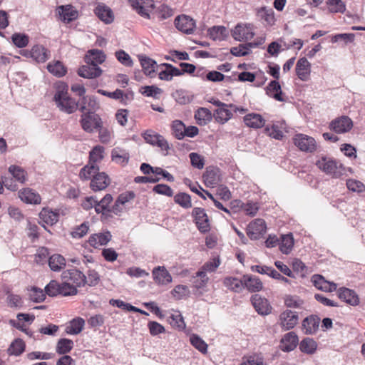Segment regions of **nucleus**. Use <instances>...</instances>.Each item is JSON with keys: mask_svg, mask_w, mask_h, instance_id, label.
I'll use <instances>...</instances> for the list:
<instances>
[{"mask_svg": "<svg viewBox=\"0 0 365 365\" xmlns=\"http://www.w3.org/2000/svg\"><path fill=\"white\" fill-rule=\"evenodd\" d=\"M110 183L108 175L104 172H98L91 182V188L93 191H101L105 190Z\"/></svg>", "mask_w": 365, "mask_h": 365, "instance_id": "obj_19", "label": "nucleus"}, {"mask_svg": "<svg viewBox=\"0 0 365 365\" xmlns=\"http://www.w3.org/2000/svg\"><path fill=\"white\" fill-rule=\"evenodd\" d=\"M312 282L316 288L324 292H331L337 288L335 283L326 280L324 277L319 274L312 276Z\"/></svg>", "mask_w": 365, "mask_h": 365, "instance_id": "obj_20", "label": "nucleus"}, {"mask_svg": "<svg viewBox=\"0 0 365 365\" xmlns=\"http://www.w3.org/2000/svg\"><path fill=\"white\" fill-rule=\"evenodd\" d=\"M195 118L199 125H205L212 120V113L208 109L200 108L195 112Z\"/></svg>", "mask_w": 365, "mask_h": 365, "instance_id": "obj_45", "label": "nucleus"}, {"mask_svg": "<svg viewBox=\"0 0 365 365\" xmlns=\"http://www.w3.org/2000/svg\"><path fill=\"white\" fill-rule=\"evenodd\" d=\"M106 60V55L102 51L100 50H90L86 56V62L88 64L93 63L98 66Z\"/></svg>", "mask_w": 365, "mask_h": 365, "instance_id": "obj_34", "label": "nucleus"}, {"mask_svg": "<svg viewBox=\"0 0 365 365\" xmlns=\"http://www.w3.org/2000/svg\"><path fill=\"white\" fill-rule=\"evenodd\" d=\"M47 69L49 73L56 77H62L67 72L66 68L59 61L50 62L47 65Z\"/></svg>", "mask_w": 365, "mask_h": 365, "instance_id": "obj_43", "label": "nucleus"}, {"mask_svg": "<svg viewBox=\"0 0 365 365\" xmlns=\"http://www.w3.org/2000/svg\"><path fill=\"white\" fill-rule=\"evenodd\" d=\"M171 294L175 299L180 300L188 297L190 294V291L187 285L179 284L175 286L171 291Z\"/></svg>", "mask_w": 365, "mask_h": 365, "instance_id": "obj_49", "label": "nucleus"}, {"mask_svg": "<svg viewBox=\"0 0 365 365\" xmlns=\"http://www.w3.org/2000/svg\"><path fill=\"white\" fill-rule=\"evenodd\" d=\"M81 127L87 133H93L94 130L101 128L103 125L102 119L97 114L87 113L81 115L80 120Z\"/></svg>", "mask_w": 365, "mask_h": 365, "instance_id": "obj_4", "label": "nucleus"}, {"mask_svg": "<svg viewBox=\"0 0 365 365\" xmlns=\"http://www.w3.org/2000/svg\"><path fill=\"white\" fill-rule=\"evenodd\" d=\"M267 230L266 223L262 219H256L251 222L247 229V234L251 240L259 239Z\"/></svg>", "mask_w": 365, "mask_h": 365, "instance_id": "obj_9", "label": "nucleus"}, {"mask_svg": "<svg viewBox=\"0 0 365 365\" xmlns=\"http://www.w3.org/2000/svg\"><path fill=\"white\" fill-rule=\"evenodd\" d=\"M298 344V336L293 332L287 333L281 339L280 349L283 351H291L294 350Z\"/></svg>", "mask_w": 365, "mask_h": 365, "instance_id": "obj_22", "label": "nucleus"}, {"mask_svg": "<svg viewBox=\"0 0 365 365\" xmlns=\"http://www.w3.org/2000/svg\"><path fill=\"white\" fill-rule=\"evenodd\" d=\"M229 106L218 108L214 113V117L217 122L224 124L227 123L232 117V111L228 108Z\"/></svg>", "mask_w": 365, "mask_h": 365, "instance_id": "obj_38", "label": "nucleus"}, {"mask_svg": "<svg viewBox=\"0 0 365 365\" xmlns=\"http://www.w3.org/2000/svg\"><path fill=\"white\" fill-rule=\"evenodd\" d=\"M191 344L202 354L207 352V344L206 342L197 334H192L190 336Z\"/></svg>", "mask_w": 365, "mask_h": 365, "instance_id": "obj_50", "label": "nucleus"}, {"mask_svg": "<svg viewBox=\"0 0 365 365\" xmlns=\"http://www.w3.org/2000/svg\"><path fill=\"white\" fill-rule=\"evenodd\" d=\"M232 37L238 41H247L253 38V26L247 24H239L232 31Z\"/></svg>", "mask_w": 365, "mask_h": 365, "instance_id": "obj_7", "label": "nucleus"}, {"mask_svg": "<svg viewBox=\"0 0 365 365\" xmlns=\"http://www.w3.org/2000/svg\"><path fill=\"white\" fill-rule=\"evenodd\" d=\"M19 197L21 201L28 204L38 205L41 203V197L34 190L30 188H24L19 192Z\"/></svg>", "mask_w": 365, "mask_h": 365, "instance_id": "obj_23", "label": "nucleus"}, {"mask_svg": "<svg viewBox=\"0 0 365 365\" xmlns=\"http://www.w3.org/2000/svg\"><path fill=\"white\" fill-rule=\"evenodd\" d=\"M240 365H266L263 357L259 354H253L242 358Z\"/></svg>", "mask_w": 365, "mask_h": 365, "instance_id": "obj_61", "label": "nucleus"}, {"mask_svg": "<svg viewBox=\"0 0 365 365\" xmlns=\"http://www.w3.org/2000/svg\"><path fill=\"white\" fill-rule=\"evenodd\" d=\"M30 56L37 62H45L49 58V53L43 46L36 45L31 48Z\"/></svg>", "mask_w": 365, "mask_h": 365, "instance_id": "obj_35", "label": "nucleus"}, {"mask_svg": "<svg viewBox=\"0 0 365 365\" xmlns=\"http://www.w3.org/2000/svg\"><path fill=\"white\" fill-rule=\"evenodd\" d=\"M160 70L158 77L163 81H171L174 76H179L182 75V72L178 68L173 66L171 64L163 63L158 66Z\"/></svg>", "mask_w": 365, "mask_h": 365, "instance_id": "obj_15", "label": "nucleus"}, {"mask_svg": "<svg viewBox=\"0 0 365 365\" xmlns=\"http://www.w3.org/2000/svg\"><path fill=\"white\" fill-rule=\"evenodd\" d=\"M245 124L251 128L258 129L262 128L265 124L264 118L258 113H249L243 118Z\"/></svg>", "mask_w": 365, "mask_h": 365, "instance_id": "obj_25", "label": "nucleus"}, {"mask_svg": "<svg viewBox=\"0 0 365 365\" xmlns=\"http://www.w3.org/2000/svg\"><path fill=\"white\" fill-rule=\"evenodd\" d=\"M176 28L185 33L192 34L195 28V21L188 16L182 15L175 19V21Z\"/></svg>", "mask_w": 365, "mask_h": 365, "instance_id": "obj_16", "label": "nucleus"}, {"mask_svg": "<svg viewBox=\"0 0 365 365\" xmlns=\"http://www.w3.org/2000/svg\"><path fill=\"white\" fill-rule=\"evenodd\" d=\"M174 201L185 209H189L192 207L190 196L185 192L178 193L174 196Z\"/></svg>", "mask_w": 365, "mask_h": 365, "instance_id": "obj_54", "label": "nucleus"}, {"mask_svg": "<svg viewBox=\"0 0 365 365\" xmlns=\"http://www.w3.org/2000/svg\"><path fill=\"white\" fill-rule=\"evenodd\" d=\"M78 73L85 78H93L101 76L102 70L93 63H87V65L83 66L78 69Z\"/></svg>", "mask_w": 365, "mask_h": 365, "instance_id": "obj_26", "label": "nucleus"}, {"mask_svg": "<svg viewBox=\"0 0 365 365\" xmlns=\"http://www.w3.org/2000/svg\"><path fill=\"white\" fill-rule=\"evenodd\" d=\"M353 127V122L348 116H341L331 121L329 128L336 133H345Z\"/></svg>", "mask_w": 365, "mask_h": 365, "instance_id": "obj_8", "label": "nucleus"}, {"mask_svg": "<svg viewBox=\"0 0 365 365\" xmlns=\"http://www.w3.org/2000/svg\"><path fill=\"white\" fill-rule=\"evenodd\" d=\"M112 239V235L109 231L98 232L91 235L88 243L94 248L106 245Z\"/></svg>", "mask_w": 365, "mask_h": 365, "instance_id": "obj_18", "label": "nucleus"}, {"mask_svg": "<svg viewBox=\"0 0 365 365\" xmlns=\"http://www.w3.org/2000/svg\"><path fill=\"white\" fill-rule=\"evenodd\" d=\"M252 303L256 311L262 315L268 314L271 312V306L268 300L259 294L252 297Z\"/></svg>", "mask_w": 365, "mask_h": 365, "instance_id": "obj_21", "label": "nucleus"}, {"mask_svg": "<svg viewBox=\"0 0 365 365\" xmlns=\"http://www.w3.org/2000/svg\"><path fill=\"white\" fill-rule=\"evenodd\" d=\"M316 165L321 170L334 178H339L346 172V168L342 164L338 165L336 160L330 158L322 157Z\"/></svg>", "mask_w": 365, "mask_h": 365, "instance_id": "obj_2", "label": "nucleus"}, {"mask_svg": "<svg viewBox=\"0 0 365 365\" xmlns=\"http://www.w3.org/2000/svg\"><path fill=\"white\" fill-rule=\"evenodd\" d=\"M59 19L64 23H69L78 19V11L72 5L60 6L57 8Z\"/></svg>", "mask_w": 365, "mask_h": 365, "instance_id": "obj_11", "label": "nucleus"}, {"mask_svg": "<svg viewBox=\"0 0 365 365\" xmlns=\"http://www.w3.org/2000/svg\"><path fill=\"white\" fill-rule=\"evenodd\" d=\"M317 349V342L311 338L304 339L299 344V349L307 354H313Z\"/></svg>", "mask_w": 365, "mask_h": 365, "instance_id": "obj_46", "label": "nucleus"}, {"mask_svg": "<svg viewBox=\"0 0 365 365\" xmlns=\"http://www.w3.org/2000/svg\"><path fill=\"white\" fill-rule=\"evenodd\" d=\"M77 287L76 285L64 281L61 284L60 294L63 296L75 295L77 294Z\"/></svg>", "mask_w": 365, "mask_h": 365, "instance_id": "obj_64", "label": "nucleus"}, {"mask_svg": "<svg viewBox=\"0 0 365 365\" xmlns=\"http://www.w3.org/2000/svg\"><path fill=\"white\" fill-rule=\"evenodd\" d=\"M298 322V315L290 311L286 310L279 316V324L284 330L294 328Z\"/></svg>", "mask_w": 365, "mask_h": 365, "instance_id": "obj_17", "label": "nucleus"}, {"mask_svg": "<svg viewBox=\"0 0 365 365\" xmlns=\"http://www.w3.org/2000/svg\"><path fill=\"white\" fill-rule=\"evenodd\" d=\"M319 327V320L313 317H307L302 322V330L306 334H312Z\"/></svg>", "mask_w": 365, "mask_h": 365, "instance_id": "obj_41", "label": "nucleus"}, {"mask_svg": "<svg viewBox=\"0 0 365 365\" xmlns=\"http://www.w3.org/2000/svg\"><path fill=\"white\" fill-rule=\"evenodd\" d=\"M61 276L63 280L67 281L78 287L83 285L86 282L85 274L76 269L65 270Z\"/></svg>", "mask_w": 365, "mask_h": 365, "instance_id": "obj_10", "label": "nucleus"}, {"mask_svg": "<svg viewBox=\"0 0 365 365\" xmlns=\"http://www.w3.org/2000/svg\"><path fill=\"white\" fill-rule=\"evenodd\" d=\"M257 14L258 17L266 22L267 25L273 26L275 24L276 19L272 9L261 7L257 10Z\"/></svg>", "mask_w": 365, "mask_h": 365, "instance_id": "obj_39", "label": "nucleus"}, {"mask_svg": "<svg viewBox=\"0 0 365 365\" xmlns=\"http://www.w3.org/2000/svg\"><path fill=\"white\" fill-rule=\"evenodd\" d=\"M73 347V341L69 339H60L56 344V351L59 354H66Z\"/></svg>", "mask_w": 365, "mask_h": 365, "instance_id": "obj_48", "label": "nucleus"}, {"mask_svg": "<svg viewBox=\"0 0 365 365\" xmlns=\"http://www.w3.org/2000/svg\"><path fill=\"white\" fill-rule=\"evenodd\" d=\"M9 172L12 177L19 182L24 183L26 180V173L25 170L16 165H11Z\"/></svg>", "mask_w": 365, "mask_h": 365, "instance_id": "obj_51", "label": "nucleus"}, {"mask_svg": "<svg viewBox=\"0 0 365 365\" xmlns=\"http://www.w3.org/2000/svg\"><path fill=\"white\" fill-rule=\"evenodd\" d=\"M29 296L33 302H41L45 299L46 294L42 289L34 287L29 289Z\"/></svg>", "mask_w": 365, "mask_h": 365, "instance_id": "obj_63", "label": "nucleus"}, {"mask_svg": "<svg viewBox=\"0 0 365 365\" xmlns=\"http://www.w3.org/2000/svg\"><path fill=\"white\" fill-rule=\"evenodd\" d=\"M219 170L216 168L209 167L203 174V180L207 187H214L220 182Z\"/></svg>", "mask_w": 365, "mask_h": 365, "instance_id": "obj_24", "label": "nucleus"}, {"mask_svg": "<svg viewBox=\"0 0 365 365\" xmlns=\"http://www.w3.org/2000/svg\"><path fill=\"white\" fill-rule=\"evenodd\" d=\"M293 143L301 151L314 153L317 149V143L313 137L303 133H297L293 137Z\"/></svg>", "mask_w": 365, "mask_h": 365, "instance_id": "obj_3", "label": "nucleus"}, {"mask_svg": "<svg viewBox=\"0 0 365 365\" xmlns=\"http://www.w3.org/2000/svg\"><path fill=\"white\" fill-rule=\"evenodd\" d=\"M140 61L144 73L148 76H153L152 74L157 68L156 62L145 56L140 57Z\"/></svg>", "mask_w": 365, "mask_h": 365, "instance_id": "obj_47", "label": "nucleus"}, {"mask_svg": "<svg viewBox=\"0 0 365 365\" xmlns=\"http://www.w3.org/2000/svg\"><path fill=\"white\" fill-rule=\"evenodd\" d=\"M327 4L332 13H344L346 10L345 4L341 0H327Z\"/></svg>", "mask_w": 365, "mask_h": 365, "instance_id": "obj_58", "label": "nucleus"}, {"mask_svg": "<svg viewBox=\"0 0 365 365\" xmlns=\"http://www.w3.org/2000/svg\"><path fill=\"white\" fill-rule=\"evenodd\" d=\"M86 322L81 317H75L67 324L65 331L71 335H77L84 329Z\"/></svg>", "mask_w": 365, "mask_h": 365, "instance_id": "obj_27", "label": "nucleus"}, {"mask_svg": "<svg viewBox=\"0 0 365 365\" xmlns=\"http://www.w3.org/2000/svg\"><path fill=\"white\" fill-rule=\"evenodd\" d=\"M265 133L276 140H282L284 133L287 132V125L284 121H279L272 125H268L264 128Z\"/></svg>", "mask_w": 365, "mask_h": 365, "instance_id": "obj_12", "label": "nucleus"}, {"mask_svg": "<svg viewBox=\"0 0 365 365\" xmlns=\"http://www.w3.org/2000/svg\"><path fill=\"white\" fill-rule=\"evenodd\" d=\"M295 71L301 81H307L310 78L311 63L305 57L300 58L297 62Z\"/></svg>", "mask_w": 365, "mask_h": 365, "instance_id": "obj_14", "label": "nucleus"}, {"mask_svg": "<svg viewBox=\"0 0 365 365\" xmlns=\"http://www.w3.org/2000/svg\"><path fill=\"white\" fill-rule=\"evenodd\" d=\"M170 324L180 330L185 328V323L183 317L179 311H173L170 316Z\"/></svg>", "mask_w": 365, "mask_h": 365, "instance_id": "obj_55", "label": "nucleus"}, {"mask_svg": "<svg viewBox=\"0 0 365 365\" xmlns=\"http://www.w3.org/2000/svg\"><path fill=\"white\" fill-rule=\"evenodd\" d=\"M112 159L117 163L125 164L129 159V155L119 148L113 149L112 151Z\"/></svg>", "mask_w": 365, "mask_h": 365, "instance_id": "obj_60", "label": "nucleus"}, {"mask_svg": "<svg viewBox=\"0 0 365 365\" xmlns=\"http://www.w3.org/2000/svg\"><path fill=\"white\" fill-rule=\"evenodd\" d=\"M153 280L158 285H166L172 282L171 274L164 266L155 267L152 272Z\"/></svg>", "mask_w": 365, "mask_h": 365, "instance_id": "obj_13", "label": "nucleus"}, {"mask_svg": "<svg viewBox=\"0 0 365 365\" xmlns=\"http://www.w3.org/2000/svg\"><path fill=\"white\" fill-rule=\"evenodd\" d=\"M294 247V237L292 234L284 235L281 237L279 244L280 251L285 255H288Z\"/></svg>", "mask_w": 365, "mask_h": 365, "instance_id": "obj_44", "label": "nucleus"}, {"mask_svg": "<svg viewBox=\"0 0 365 365\" xmlns=\"http://www.w3.org/2000/svg\"><path fill=\"white\" fill-rule=\"evenodd\" d=\"M55 88L53 101L57 108L67 114H71L76 111L78 104L69 96L68 85L63 82H58Z\"/></svg>", "mask_w": 365, "mask_h": 365, "instance_id": "obj_1", "label": "nucleus"}, {"mask_svg": "<svg viewBox=\"0 0 365 365\" xmlns=\"http://www.w3.org/2000/svg\"><path fill=\"white\" fill-rule=\"evenodd\" d=\"M113 201V197L110 194H106L101 201L97 200L96 212L97 213H102L108 210V207Z\"/></svg>", "mask_w": 365, "mask_h": 365, "instance_id": "obj_56", "label": "nucleus"}, {"mask_svg": "<svg viewBox=\"0 0 365 365\" xmlns=\"http://www.w3.org/2000/svg\"><path fill=\"white\" fill-rule=\"evenodd\" d=\"M209 282V277L207 274L204 273L199 270L196 273V276L195 277V280L193 281L194 287L199 290L205 288Z\"/></svg>", "mask_w": 365, "mask_h": 365, "instance_id": "obj_53", "label": "nucleus"}, {"mask_svg": "<svg viewBox=\"0 0 365 365\" xmlns=\"http://www.w3.org/2000/svg\"><path fill=\"white\" fill-rule=\"evenodd\" d=\"M284 302L287 307L295 309L302 307L304 304L303 300L299 297L289 294L284 297Z\"/></svg>", "mask_w": 365, "mask_h": 365, "instance_id": "obj_62", "label": "nucleus"}, {"mask_svg": "<svg viewBox=\"0 0 365 365\" xmlns=\"http://www.w3.org/2000/svg\"><path fill=\"white\" fill-rule=\"evenodd\" d=\"M95 14L106 24H110L114 20V16L112 10L105 4H98L95 9Z\"/></svg>", "mask_w": 365, "mask_h": 365, "instance_id": "obj_30", "label": "nucleus"}, {"mask_svg": "<svg viewBox=\"0 0 365 365\" xmlns=\"http://www.w3.org/2000/svg\"><path fill=\"white\" fill-rule=\"evenodd\" d=\"M105 157V148L101 145L95 146L89 153L88 162L99 165Z\"/></svg>", "mask_w": 365, "mask_h": 365, "instance_id": "obj_40", "label": "nucleus"}, {"mask_svg": "<svg viewBox=\"0 0 365 365\" xmlns=\"http://www.w3.org/2000/svg\"><path fill=\"white\" fill-rule=\"evenodd\" d=\"M50 269L54 272H58L66 266L65 258L58 254H54L48 259Z\"/></svg>", "mask_w": 365, "mask_h": 365, "instance_id": "obj_42", "label": "nucleus"}, {"mask_svg": "<svg viewBox=\"0 0 365 365\" xmlns=\"http://www.w3.org/2000/svg\"><path fill=\"white\" fill-rule=\"evenodd\" d=\"M139 92L145 96L158 98L163 91L155 86H145L140 88Z\"/></svg>", "mask_w": 365, "mask_h": 365, "instance_id": "obj_52", "label": "nucleus"}, {"mask_svg": "<svg viewBox=\"0 0 365 365\" xmlns=\"http://www.w3.org/2000/svg\"><path fill=\"white\" fill-rule=\"evenodd\" d=\"M338 295L339 299L350 305L356 306L359 303L358 295L353 290L348 288H340L338 291Z\"/></svg>", "mask_w": 365, "mask_h": 365, "instance_id": "obj_29", "label": "nucleus"}, {"mask_svg": "<svg viewBox=\"0 0 365 365\" xmlns=\"http://www.w3.org/2000/svg\"><path fill=\"white\" fill-rule=\"evenodd\" d=\"M25 349L24 342L19 339L14 340L8 349V353L11 355L19 356Z\"/></svg>", "mask_w": 365, "mask_h": 365, "instance_id": "obj_59", "label": "nucleus"}, {"mask_svg": "<svg viewBox=\"0 0 365 365\" xmlns=\"http://www.w3.org/2000/svg\"><path fill=\"white\" fill-rule=\"evenodd\" d=\"M192 215L199 231L205 233L210 231V224L205 210L201 207H195L192 211Z\"/></svg>", "mask_w": 365, "mask_h": 365, "instance_id": "obj_6", "label": "nucleus"}, {"mask_svg": "<svg viewBox=\"0 0 365 365\" xmlns=\"http://www.w3.org/2000/svg\"><path fill=\"white\" fill-rule=\"evenodd\" d=\"M267 93L270 97L274 98L278 101H284L281 86L279 83L277 81H272L269 83L267 88Z\"/></svg>", "mask_w": 365, "mask_h": 365, "instance_id": "obj_33", "label": "nucleus"}, {"mask_svg": "<svg viewBox=\"0 0 365 365\" xmlns=\"http://www.w3.org/2000/svg\"><path fill=\"white\" fill-rule=\"evenodd\" d=\"M223 284L235 292H240L244 288L243 278L240 279L235 277H227L223 280Z\"/></svg>", "mask_w": 365, "mask_h": 365, "instance_id": "obj_32", "label": "nucleus"}, {"mask_svg": "<svg viewBox=\"0 0 365 365\" xmlns=\"http://www.w3.org/2000/svg\"><path fill=\"white\" fill-rule=\"evenodd\" d=\"M99 166L91 163H88L83 168H81L79 177L82 180H91L99 172Z\"/></svg>", "mask_w": 365, "mask_h": 365, "instance_id": "obj_36", "label": "nucleus"}, {"mask_svg": "<svg viewBox=\"0 0 365 365\" xmlns=\"http://www.w3.org/2000/svg\"><path fill=\"white\" fill-rule=\"evenodd\" d=\"M244 287L251 292H259L263 288L262 281L257 277L252 275L243 276Z\"/></svg>", "mask_w": 365, "mask_h": 365, "instance_id": "obj_28", "label": "nucleus"}, {"mask_svg": "<svg viewBox=\"0 0 365 365\" xmlns=\"http://www.w3.org/2000/svg\"><path fill=\"white\" fill-rule=\"evenodd\" d=\"M132 8L142 17L150 19L155 9L153 0H128Z\"/></svg>", "mask_w": 365, "mask_h": 365, "instance_id": "obj_5", "label": "nucleus"}, {"mask_svg": "<svg viewBox=\"0 0 365 365\" xmlns=\"http://www.w3.org/2000/svg\"><path fill=\"white\" fill-rule=\"evenodd\" d=\"M173 134L179 140L185 138V124L179 120H175L172 123Z\"/></svg>", "mask_w": 365, "mask_h": 365, "instance_id": "obj_57", "label": "nucleus"}, {"mask_svg": "<svg viewBox=\"0 0 365 365\" xmlns=\"http://www.w3.org/2000/svg\"><path fill=\"white\" fill-rule=\"evenodd\" d=\"M207 34L214 41H222L227 37L228 31L223 26H214L208 29Z\"/></svg>", "mask_w": 365, "mask_h": 365, "instance_id": "obj_31", "label": "nucleus"}, {"mask_svg": "<svg viewBox=\"0 0 365 365\" xmlns=\"http://www.w3.org/2000/svg\"><path fill=\"white\" fill-rule=\"evenodd\" d=\"M39 217L42 222L53 225L58 220V213L50 209L43 208L39 213Z\"/></svg>", "mask_w": 365, "mask_h": 365, "instance_id": "obj_37", "label": "nucleus"}]
</instances>
